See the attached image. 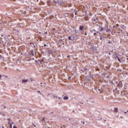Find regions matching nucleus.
Listing matches in <instances>:
<instances>
[{
    "instance_id": "obj_1",
    "label": "nucleus",
    "mask_w": 128,
    "mask_h": 128,
    "mask_svg": "<svg viewBox=\"0 0 128 128\" xmlns=\"http://www.w3.org/2000/svg\"><path fill=\"white\" fill-rule=\"evenodd\" d=\"M117 86L118 88H120V86H122V81H120L118 84Z\"/></svg>"
},
{
    "instance_id": "obj_2",
    "label": "nucleus",
    "mask_w": 128,
    "mask_h": 128,
    "mask_svg": "<svg viewBox=\"0 0 128 128\" xmlns=\"http://www.w3.org/2000/svg\"><path fill=\"white\" fill-rule=\"evenodd\" d=\"M118 54H114L115 58H118V62H122L120 61V58H118Z\"/></svg>"
},
{
    "instance_id": "obj_3",
    "label": "nucleus",
    "mask_w": 128,
    "mask_h": 128,
    "mask_svg": "<svg viewBox=\"0 0 128 128\" xmlns=\"http://www.w3.org/2000/svg\"><path fill=\"white\" fill-rule=\"evenodd\" d=\"M64 6H72V4H68V3L65 2L64 3Z\"/></svg>"
},
{
    "instance_id": "obj_4",
    "label": "nucleus",
    "mask_w": 128,
    "mask_h": 128,
    "mask_svg": "<svg viewBox=\"0 0 128 128\" xmlns=\"http://www.w3.org/2000/svg\"><path fill=\"white\" fill-rule=\"evenodd\" d=\"M28 82V80H26V79H25V80L22 79V82L23 84H26V82Z\"/></svg>"
},
{
    "instance_id": "obj_5",
    "label": "nucleus",
    "mask_w": 128,
    "mask_h": 128,
    "mask_svg": "<svg viewBox=\"0 0 128 128\" xmlns=\"http://www.w3.org/2000/svg\"><path fill=\"white\" fill-rule=\"evenodd\" d=\"M114 112H118V108H114Z\"/></svg>"
},
{
    "instance_id": "obj_6",
    "label": "nucleus",
    "mask_w": 128,
    "mask_h": 128,
    "mask_svg": "<svg viewBox=\"0 0 128 128\" xmlns=\"http://www.w3.org/2000/svg\"><path fill=\"white\" fill-rule=\"evenodd\" d=\"M30 56H34V53L33 50H31L30 52Z\"/></svg>"
},
{
    "instance_id": "obj_7",
    "label": "nucleus",
    "mask_w": 128,
    "mask_h": 128,
    "mask_svg": "<svg viewBox=\"0 0 128 128\" xmlns=\"http://www.w3.org/2000/svg\"><path fill=\"white\" fill-rule=\"evenodd\" d=\"M80 30H84V26H80Z\"/></svg>"
},
{
    "instance_id": "obj_8",
    "label": "nucleus",
    "mask_w": 128,
    "mask_h": 128,
    "mask_svg": "<svg viewBox=\"0 0 128 128\" xmlns=\"http://www.w3.org/2000/svg\"><path fill=\"white\" fill-rule=\"evenodd\" d=\"M64 100H68V96H66L64 97Z\"/></svg>"
},
{
    "instance_id": "obj_9",
    "label": "nucleus",
    "mask_w": 128,
    "mask_h": 128,
    "mask_svg": "<svg viewBox=\"0 0 128 128\" xmlns=\"http://www.w3.org/2000/svg\"><path fill=\"white\" fill-rule=\"evenodd\" d=\"M72 36H70L68 38V40H72Z\"/></svg>"
},
{
    "instance_id": "obj_10",
    "label": "nucleus",
    "mask_w": 128,
    "mask_h": 128,
    "mask_svg": "<svg viewBox=\"0 0 128 128\" xmlns=\"http://www.w3.org/2000/svg\"><path fill=\"white\" fill-rule=\"evenodd\" d=\"M106 32H110V30L108 29Z\"/></svg>"
},
{
    "instance_id": "obj_11",
    "label": "nucleus",
    "mask_w": 128,
    "mask_h": 128,
    "mask_svg": "<svg viewBox=\"0 0 128 128\" xmlns=\"http://www.w3.org/2000/svg\"><path fill=\"white\" fill-rule=\"evenodd\" d=\"M44 120H45L44 117H43L42 118V122H44Z\"/></svg>"
},
{
    "instance_id": "obj_12",
    "label": "nucleus",
    "mask_w": 128,
    "mask_h": 128,
    "mask_svg": "<svg viewBox=\"0 0 128 128\" xmlns=\"http://www.w3.org/2000/svg\"><path fill=\"white\" fill-rule=\"evenodd\" d=\"M98 90L100 91V92H101V93H102V92H104V91L100 90V89Z\"/></svg>"
},
{
    "instance_id": "obj_13",
    "label": "nucleus",
    "mask_w": 128,
    "mask_h": 128,
    "mask_svg": "<svg viewBox=\"0 0 128 128\" xmlns=\"http://www.w3.org/2000/svg\"><path fill=\"white\" fill-rule=\"evenodd\" d=\"M2 76L0 74V80H2Z\"/></svg>"
},
{
    "instance_id": "obj_14",
    "label": "nucleus",
    "mask_w": 128,
    "mask_h": 128,
    "mask_svg": "<svg viewBox=\"0 0 128 128\" xmlns=\"http://www.w3.org/2000/svg\"><path fill=\"white\" fill-rule=\"evenodd\" d=\"M84 70H88V68H84Z\"/></svg>"
},
{
    "instance_id": "obj_15",
    "label": "nucleus",
    "mask_w": 128,
    "mask_h": 128,
    "mask_svg": "<svg viewBox=\"0 0 128 128\" xmlns=\"http://www.w3.org/2000/svg\"><path fill=\"white\" fill-rule=\"evenodd\" d=\"M38 92H39L40 94H42V93L40 92V91L38 90Z\"/></svg>"
},
{
    "instance_id": "obj_16",
    "label": "nucleus",
    "mask_w": 128,
    "mask_h": 128,
    "mask_svg": "<svg viewBox=\"0 0 128 128\" xmlns=\"http://www.w3.org/2000/svg\"><path fill=\"white\" fill-rule=\"evenodd\" d=\"M82 124H84V122H82Z\"/></svg>"
},
{
    "instance_id": "obj_17",
    "label": "nucleus",
    "mask_w": 128,
    "mask_h": 128,
    "mask_svg": "<svg viewBox=\"0 0 128 128\" xmlns=\"http://www.w3.org/2000/svg\"><path fill=\"white\" fill-rule=\"evenodd\" d=\"M96 33L94 32V36H96Z\"/></svg>"
},
{
    "instance_id": "obj_18",
    "label": "nucleus",
    "mask_w": 128,
    "mask_h": 128,
    "mask_svg": "<svg viewBox=\"0 0 128 128\" xmlns=\"http://www.w3.org/2000/svg\"><path fill=\"white\" fill-rule=\"evenodd\" d=\"M8 120L9 122H10V118H9L8 119Z\"/></svg>"
},
{
    "instance_id": "obj_19",
    "label": "nucleus",
    "mask_w": 128,
    "mask_h": 128,
    "mask_svg": "<svg viewBox=\"0 0 128 128\" xmlns=\"http://www.w3.org/2000/svg\"><path fill=\"white\" fill-rule=\"evenodd\" d=\"M54 98H58V96H54Z\"/></svg>"
},
{
    "instance_id": "obj_20",
    "label": "nucleus",
    "mask_w": 128,
    "mask_h": 128,
    "mask_svg": "<svg viewBox=\"0 0 128 128\" xmlns=\"http://www.w3.org/2000/svg\"><path fill=\"white\" fill-rule=\"evenodd\" d=\"M4 106V108H6V107L5 106Z\"/></svg>"
},
{
    "instance_id": "obj_21",
    "label": "nucleus",
    "mask_w": 128,
    "mask_h": 128,
    "mask_svg": "<svg viewBox=\"0 0 128 128\" xmlns=\"http://www.w3.org/2000/svg\"><path fill=\"white\" fill-rule=\"evenodd\" d=\"M13 128H16V126H14Z\"/></svg>"
},
{
    "instance_id": "obj_22",
    "label": "nucleus",
    "mask_w": 128,
    "mask_h": 128,
    "mask_svg": "<svg viewBox=\"0 0 128 128\" xmlns=\"http://www.w3.org/2000/svg\"><path fill=\"white\" fill-rule=\"evenodd\" d=\"M53 30H56V28H54Z\"/></svg>"
},
{
    "instance_id": "obj_23",
    "label": "nucleus",
    "mask_w": 128,
    "mask_h": 128,
    "mask_svg": "<svg viewBox=\"0 0 128 128\" xmlns=\"http://www.w3.org/2000/svg\"><path fill=\"white\" fill-rule=\"evenodd\" d=\"M44 46H46V44H44Z\"/></svg>"
},
{
    "instance_id": "obj_24",
    "label": "nucleus",
    "mask_w": 128,
    "mask_h": 128,
    "mask_svg": "<svg viewBox=\"0 0 128 128\" xmlns=\"http://www.w3.org/2000/svg\"><path fill=\"white\" fill-rule=\"evenodd\" d=\"M58 98L59 100H60L61 98H60V97H58Z\"/></svg>"
},
{
    "instance_id": "obj_25",
    "label": "nucleus",
    "mask_w": 128,
    "mask_h": 128,
    "mask_svg": "<svg viewBox=\"0 0 128 128\" xmlns=\"http://www.w3.org/2000/svg\"><path fill=\"white\" fill-rule=\"evenodd\" d=\"M74 31L76 33V30H74Z\"/></svg>"
},
{
    "instance_id": "obj_26",
    "label": "nucleus",
    "mask_w": 128,
    "mask_h": 128,
    "mask_svg": "<svg viewBox=\"0 0 128 128\" xmlns=\"http://www.w3.org/2000/svg\"><path fill=\"white\" fill-rule=\"evenodd\" d=\"M126 34H127V35H126L127 36H128V32L126 33Z\"/></svg>"
},
{
    "instance_id": "obj_27",
    "label": "nucleus",
    "mask_w": 128,
    "mask_h": 128,
    "mask_svg": "<svg viewBox=\"0 0 128 128\" xmlns=\"http://www.w3.org/2000/svg\"><path fill=\"white\" fill-rule=\"evenodd\" d=\"M86 34H87L86 33H85V34H84V35H85V36H86Z\"/></svg>"
},
{
    "instance_id": "obj_28",
    "label": "nucleus",
    "mask_w": 128,
    "mask_h": 128,
    "mask_svg": "<svg viewBox=\"0 0 128 128\" xmlns=\"http://www.w3.org/2000/svg\"><path fill=\"white\" fill-rule=\"evenodd\" d=\"M68 80H70V77H69V78H68Z\"/></svg>"
},
{
    "instance_id": "obj_29",
    "label": "nucleus",
    "mask_w": 128,
    "mask_h": 128,
    "mask_svg": "<svg viewBox=\"0 0 128 128\" xmlns=\"http://www.w3.org/2000/svg\"><path fill=\"white\" fill-rule=\"evenodd\" d=\"M126 74H127V75H128V72H126Z\"/></svg>"
},
{
    "instance_id": "obj_30",
    "label": "nucleus",
    "mask_w": 128,
    "mask_h": 128,
    "mask_svg": "<svg viewBox=\"0 0 128 128\" xmlns=\"http://www.w3.org/2000/svg\"><path fill=\"white\" fill-rule=\"evenodd\" d=\"M5 78H8V76H5Z\"/></svg>"
},
{
    "instance_id": "obj_31",
    "label": "nucleus",
    "mask_w": 128,
    "mask_h": 128,
    "mask_svg": "<svg viewBox=\"0 0 128 128\" xmlns=\"http://www.w3.org/2000/svg\"><path fill=\"white\" fill-rule=\"evenodd\" d=\"M30 80H31V82H32V79L31 78Z\"/></svg>"
},
{
    "instance_id": "obj_32",
    "label": "nucleus",
    "mask_w": 128,
    "mask_h": 128,
    "mask_svg": "<svg viewBox=\"0 0 128 128\" xmlns=\"http://www.w3.org/2000/svg\"><path fill=\"white\" fill-rule=\"evenodd\" d=\"M124 114H126V112H124Z\"/></svg>"
},
{
    "instance_id": "obj_33",
    "label": "nucleus",
    "mask_w": 128,
    "mask_h": 128,
    "mask_svg": "<svg viewBox=\"0 0 128 128\" xmlns=\"http://www.w3.org/2000/svg\"><path fill=\"white\" fill-rule=\"evenodd\" d=\"M75 14H76V12H75Z\"/></svg>"
},
{
    "instance_id": "obj_34",
    "label": "nucleus",
    "mask_w": 128,
    "mask_h": 128,
    "mask_svg": "<svg viewBox=\"0 0 128 128\" xmlns=\"http://www.w3.org/2000/svg\"><path fill=\"white\" fill-rule=\"evenodd\" d=\"M50 54H52V53H50Z\"/></svg>"
},
{
    "instance_id": "obj_35",
    "label": "nucleus",
    "mask_w": 128,
    "mask_h": 128,
    "mask_svg": "<svg viewBox=\"0 0 128 128\" xmlns=\"http://www.w3.org/2000/svg\"><path fill=\"white\" fill-rule=\"evenodd\" d=\"M10 126H11V128H12V124H10Z\"/></svg>"
},
{
    "instance_id": "obj_36",
    "label": "nucleus",
    "mask_w": 128,
    "mask_h": 128,
    "mask_svg": "<svg viewBox=\"0 0 128 128\" xmlns=\"http://www.w3.org/2000/svg\"><path fill=\"white\" fill-rule=\"evenodd\" d=\"M102 30H103L102 28Z\"/></svg>"
},
{
    "instance_id": "obj_37",
    "label": "nucleus",
    "mask_w": 128,
    "mask_h": 128,
    "mask_svg": "<svg viewBox=\"0 0 128 128\" xmlns=\"http://www.w3.org/2000/svg\"><path fill=\"white\" fill-rule=\"evenodd\" d=\"M74 30V28H73Z\"/></svg>"
},
{
    "instance_id": "obj_38",
    "label": "nucleus",
    "mask_w": 128,
    "mask_h": 128,
    "mask_svg": "<svg viewBox=\"0 0 128 128\" xmlns=\"http://www.w3.org/2000/svg\"><path fill=\"white\" fill-rule=\"evenodd\" d=\"M42 84V82H41V84Z\"/></svg>"
},
{
    "instance_id": "obj_39",
    "label": "nucleus",
    "mask_w": 128,
    "mask_h": 128,
    "mask_svg": "<svg viewBox=\"0 0 128 128\" xmlns=\"http://www.w3.org/2000/svg\"><path fill=\"white\" fill-rule=\"evenodd\" d=\"M108 8H110V6H109V7H108Z\"/></svg>"
},
{
    "instance_id": "obj_40",
    "label": "nucleus",
    "mask_w": 128,
    "mask_h": 128,
    "mask_svg": "<svg viewBox=\"0 0 128 128\" xmlns=\"http://www.w3.org/2000/svg\"><path fill=\"white\" fill-rule=\"evenodd\" d=\"M59 104H60V103H59Z\"/></svg>"
},
{
    "instance_id": "obj_41",
    "label": "nucleus",
    "mask_w": 128,
    "mask_h": 128,
    "mask_svg": "<svg viewBox=\"0 0 128 128\" xmlns=\"http://www.w3.org/2000/svg\"><path fill=\"white\" fill-rule=\"evenodd\" d=\"M127 112H128V110H127Z\"/></svg>"
},
{
    "instance_id": "obj_42",
    "label": "nucleus",
    "mask_w": 128,
    "mask_h": 128,
    "mask_svg": "<svg viewBox=\"0 0 128 128\" xmlns=\"http://www.w3.org/2000/svg\"><path fill=\"white\" fill-rule=\"evenodd\" d=\"M46 34H48V32H46Z\"/></svg>"
}]
</instances>
